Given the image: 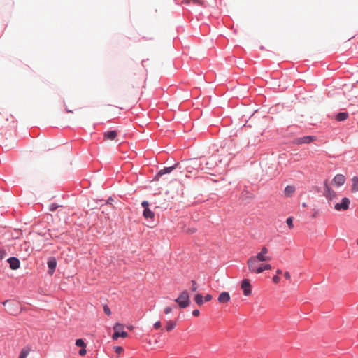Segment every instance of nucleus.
I'll list each match as a JSON object with an SVG mask.
<instances>
[{"mask_svg": "<svg viewBox=\"0 0 358 358\" xmlns=\"http://www.w3.org/2000/svg\"><path fill=\"white\" fill-rule=\"evenodd\" d=\"M294 191L295 187L294 186L287 185L285 189V194L286 196H290Z\"/></svg>", "mask_w": 358, "mask_h": 358, "instance_id": "obj_21", "label": "nucleus"}, {"mask_svg": "<svg viewBox=\"0 0 358 358\" xmlns=\"http://www.w3.org/2000/svg\"><path fill=\"white\" fill-rule=\"evenodd\" d=\"M7 255L6 249L1 248H0V260H2L6 257Z\"/></svg>", "mask_w": 358, "mask_h": 358, "instance_id": "obj_30", "label": "nucleus"}, {"mask_svg": "<svg viewBox=\"0 0 358 358\" xmlns=\"http://www.w3.org/2000/svg\"><path fill=\"white\" fill-rule=\"evenodd\" d=\"M203 161V166L205 167V169L210 170L214 166V164L210 160L205 161V162H204V159Z\"/></svg>", "mask_w": 358, "mask_h": 358, "instance_id": "obj_23", "label": "nucleus"}, {"mask_svg": "<svg viewBox=\"0 0 358 358\" xmlns=\"http://www.w3.org/2000/svg\"><path fill=\"white\" fill-rule=\"evenodd\" d=\"M87 353V350L85 349V348H81L79 351H78V354L80 355V356H84Z\"/></svg>", "mask_w": 358, "mask_h": 358, "instance_id": "obj_36", "label": "nucleus"}, {"mask_svg": "<svg viewBox=\"0 0 358 358\" xmlns=\"http://www.w3.org/2000/svg\"><path fill=\"white\" fill-rule=\"evenodd\" d=\"M284 276L286 279H290L291 276H290V273L288 272V271H286L285 273H284Z\"/></svg>", "mask_w": 358, "mask_h": 358, "instance_id": "obj_44", "label": "nucleus"}, {"mask_svg": "<svg viewBox=\"0 0 358 358\" xmlns=\"http://www.w3.org/2000/svg\"><path fill=\"white\" fill-rule=\"evenodd\" d=\"M191 163H192V166L194 169H200V170H204L205 169V167L203 166V161L201 159H192V162Z\"/></svg>", "mask_w": 358, "mask_h": 358, "instance_id": "obj_14", "label": "nucleus"}, {"mask_svg": "<svg viewBox=\"0 0 358 358\" xmlns=\"http://www.w3.org/2000/svg\"><path fill=\"white\" fill-rule=\"evenodd\" d=\"M324 196L327 199L332 201L336 197V193L329 186L327 181L324 182Z\"/></svg>", "mask_w": 358, "mask_h": 358, "instance_id": "obj_7", "label": "nucleus"}, {"mask_svg": "<svg viewBox=\"0 0 358 358\" xmlns=\"http://www.w3.org/2000/svg\"><path fill=\"white\" fill-rule=\"evenodd\" d=\"M264 265V271L266 270H271L272 266L271 264H263Z\"/></svg>", "mask_w": 358, "mask_h": 358, "instance_id": "obj_42", "label": "nucleus"}, {"mask_svg": "<svg viewBox=\"0 0 358 358\" xmlns=\"http://www.w3.org/2000/svg\"><path fill=\"white\" fill-rule=\"evenodd\" d=\"M350 200L348 197H343L341 202L334 205V209L337 211L347 210L350 208Z\"/></svg>", "mask_w": 358, "mask_h": 358, "instance_id": "obj_6", "label": "nucleus"}, {"mask_svg": "<svg viewBox=\"0 0 358 358\" xmlns=\"http://www.w3.org/2000/svg\"><path fill=\"white\" fill-rule=\"evenodd\" d=\"M276 273H277V274H281V273H282V270H280V269H278V270L276 271Z\"/></svg>", "mask_w": 358, "mask_h": 358, "instance_id": "obj_46", "label": "nucleus"}, {"mask_svg": "<svg viewBox=\"0 0 358 358\" xmlns=\"http://www.w3.org/2000/svg\"><path fill=\"white\" fill-rule=\"evenodd\" d=\"M172 311V307L167 306L164 308V312L165 314H169Z\"/></svg>", "mask_w": 358, "mask_h": 358, "instance_id": "obj_38", "label": "nucleus"}, {"mask_svg": "<svg viewBox=\"0 0 358 358\" xmlns=\"http://www.w3.org/2000/svg\"><path fill=\"white\" fill-rule=\"evenodd\" d=\"M264 271V265L260 264L255 268V271L254 272V273H262Z\"/></svg>", "mask_w": 358, "mask_h": 358, "instance_id": "obj_29", "label": "nucleus"}, {"mask_svg": "<svg viewBox=\"0 0 358 358\" xmlns=\"http://www.w3.org/2000/svg\"><path fill=\"white\" fill-rule=\"evenodd\" d=\"M178 168H181L179 162L175 163L173 166H171L164 167L157 171V173L153 177L152 181H159L162 176L169 174Z\"/></svg>", "mask_w": 358, "mask_h": 358, "instance_id": "obj_2", "label": "nucleus"}, {"mask_svg": "<svg viewBox=\"0 0 358 358\" xmlns=\"http://www.w3.org/2000/svg\"><path fill=\"white\" fill-rule=\"evenodd\" d=\"M182 3L187 5L202 6L203 4V0H182Z\"/></svg>", "mask_w": 358, "mask_h": 358, "instance_id": "obj_19", "label": "nucleus"}, {"mask_svg": "<svg viewBox=\"0 0 358 358\" xmlns=\"http://www.w3.org/2000/svg\"><path fill=\"white\" fill-rule=\"evenodd\" d=\"M7 262L9 264V267L12 270H16L20 266V261L17 257H11L7 259Z\"/></svg>", "mask_w": 358, "mask_h": 358, "instance_id": "obj_11", "label": "nucleus"}, {"mask_svg": "<svg viewBox=\"0 0 358 358\" xmlns=\"http://www.w3.org/2000/svg\"><path fill=\"white\" fill-rule=\"evenodd\" d=\"M242 196H244L248 199H251L253 198V194L248 191H244L242 192Z\"/></svg>", "mask_w": 358, "mask_h": 358, "instance_id": "obj_28", "label": "nucleus"}, {"mask_svg": "<svg viewBox=\"0 0 358 358\" xmlns=\"http://www.w3.org/2000/svg\"><path fill=\"white\" fill-rule=\"evenodd\" d=\"M29 353V349L23 348L21 350L20 354L18 358H27V357L28 356Z\"/></svg>", "mask_w": 358, "mask_h": 358, "instance_id": "obj_25", "label": "nucleus"}, {"mask_svg": "<svg viewBox=\"0 0 358 358\" xmlns=\"http://www.w3.org/2000/svg\"><path fill=\"white\" fill-rule=\"evenodd\" d=\"M176 321L169 320L167 322L166 329L167 331H171L176 327Z\"/></svg>", "mask_w": 358, "mask_h": 358, "instance_id": "obj_22", "label": "nucleus"}, {"mask_svg": "<svg viewBox=\"0 0 358 358\" xmlns=\"http://www.w3.org/2000/svg\"><path fill=\"white\" fill-rule=\"evenodd\" d=\"M241 288L243 289V294L245 296H248L252 293V287L250 282V280L244 278L241 283Z\"/></svg>", "mask_w": 358, "mask_h": 358, "instance_id": "obj_9", "label": "nucleus"}, {"mask_svg": "<svg viewBox=\"0 0 358 358\" xmlns=\"http://www.w3.org/2000/svg\"><path fill=\"white\" fill-rule=\"evenodd\" d=\"M349 117L348 112H339L335 115V120L338 122H343Z\"/></svg>", "mask_w": 358, "mask_h": 358, "instance_id": "obj_15", "label": "nucleus"}, {"mask_svg": "<svg viewBox=\"0 0 358 358\" xmlns=\"http://www.w3.org/2000/svg\"><path fill=\"white\" fill-rule=\"evenodd\" d=\"M162 327V324H161V322L160 321H157L154 325H153V327L155 329H160Z\"/></svg>", "mask_w": 358, "mask_h": 358, "instance_id": "obj_37", "label": "nucleus"}, {"mask_svg": "<svg viewBox=\"0 0 358 358\" xmlns=\"http://www.w3.org/2000/svg\"><path fill=\"white\" fill-rule=\"evenodd\" d=\"M196 231V229L194 227H188L186 229V232L189 234H192Z\"/></svg>", "mask_w": 358, "mask_h": 358, "instance_id": "obj_34", "label": "nucleus"}, {"mask_svg": "<svg viewBox=\"0 0 358 358\" xmlns=\"http://www.w3.org/2000/svg\"><path fill=\"white\" fill-rule=\"evenodd\" d=\"M48 265V273L50 275H52L55 271L57 267V259L55 257H50L47 262Z\"/></svg>", "mask_w": 358, "mask_h": 358, "instance_id": "obj_10", "label": "nucleus"}, {"mask_svg": "<svg viewBox=\"0 0 358 358\" xmlns=\"http://www.w3.org/2000/svg\"><path fill=\"white\" fill-rule=\"evenodd\" d=\"M268 250L266 247L264 246L261 251L257 254L255 256H252L253 258H255L259 262H266L271 259V257L266 256V255L268 253Z\"/></svg>", "mask_w": 358, "mask_h": 358, "instance_id": "obj_8", "label": "nucleus"}, {"mask_svg": "<svg viewBox=\"0 0 358 358\" xmlns=\"http://www.w3.org/2000/svg\"><path fill=\"white\" fill-rule=\"evenodd\" d=\"M175 302L180 308H187L190 303L188 292L187 290H183L178 297L175 299Z\"/></svg>", "mask_w": 358, "mask_h": 358, "instance_id": "obj_1", "label": "nucleus"}, {"mask_svg": "<svg viewBox=\"0 0 358 358\" xmlns=\"http://www.w3.org/2000/svg\"><path fill=\"white\" fill-rule=\"evenodd\" d=\"M113 201H114L113 198V197H111V196H109V197L108 198V199L106 200V203H107V204H110V205H111V204L113 203Z\"/></svg>", "mask_w": 358, "mask_h": 358, "instance_id": "obj_41", "label": "nucleus"}, {"mask_svg": "<svg viewBox=\"0 0 358 358\" xmlns=\"http://www.w3.org/2000/svg\"><path fill=\"white\" fill-rule=\"evenodd\" d=\"M142 215H143V217L149 223L148 227H152L155 226V215L152 210H151L150 208L143 210Z\"/></svg>", "mask_w": 358, "mask_h": 358, "instance_id": "obj_5", "label": "nucleus"}, {"mask_svg": "<svg viewBox=\"0 0 358 358\" xmlns=\"http://www.w3.org/2000/svg\"><path fill=\"white\" fill-rule=\"evenodd\" d=\"M345 182V178L343 174H336L333 178V182L337 187L342 186Z\"/></svg>", "mask_w": 358, "mask_h": 358, "instance_id": "obj_13", "label": "nucleus"}, {"mask_svg": "<svg viewBox=\"0 0 358 358\" xmlns=\"http://www.w3.org/2000/svg\"><path fill=\"white\" fill-rule=\"evenodd\" d=\"M75 344L78 347L85 348L86 344L83 338H78L76 340Z\"/></svg>", "mask_w": 358, "mask_h": 358, "instance_id": "obj_24", "label": "nucleus"}, {"mask_svg": "<svg viewBox=\"0 0 358 358\" xmlns=\"http://www.w3.org/2000/svg\"><path fill=\"white\" fill-rule=\"evenodd\" d=\"M192 285L191 290L192 292H195L198 289V287L196 285V281L195 280H192Z\"/></svg>", "mask_w": 358, "mask_h": 358, "instance_id": "obj_35", "label": "nucleus"}, {"mask_svg": "<svg viewBox=\"0 0 358 358\" xmlns=\"http://www.w3.org/2000/svg\"><path fill=\"white\" fill-rule=\"evenodd\" d=\"M211 299H212V295L210 294H208L205 296L203 301L208 302V301H210Z\"/></svg>", "mask_w": 358, "mask_h": 358, "instance_id": "obj_39", "label": "nucleus"}, {"mask_svg": "<svg viewBox=\"0 0 358 358\" xmlns=\"http://www.w3.org/2000/svg\"><path fill=\"white\" fill-rule=\"evenodd\" d=\"M200 315V311L199 309H195L192 311V315L194 317H198Z\"/></svg>", "mask_w": 358, "mask_h": 358, "instance_id": "obj_40", "label": "nucleus"}, {"mask_svg": "<svg viewBox=\"0 0 358 358\" xmlns=\"http://www.w3.org/2000/svg\"><path fill=\"white\" fill-rule=\"evenodd\" d=\"M103 311H104V313L107 315H111V310L107 305L103 306Z\"/></svg>", "mask_w": 358, "mask_h": 358, "instance_id": "obj_33", "label": "nucleus"}, {"mask_svg": "<svg viewBox=\"0 0 358 358\" xmlns=\"http://www.w3.org/2000/svg\"><path fill=\"white\" fill-rule=\"evenodd\" d=\"M352 192H358V176H355L352 178V186H351Z\"/></svg>", "mask_w": 358, "mask_h": 358, "instance_id": "obj_18", "label": "nucleus"}, {"mask_svg": "<svg viewBox=\"0 0 358 358\" xmlns=\"http://www.w3.org/2000/svg\"><path fill=\"white\" fill-rule=\"evenodd\" d=\"M293 221H294V218L293 217L290 216V217H288L286 220V224H287L288 227L291 229L294 227V224H293Z\"/></svg>", "mask_w": 358, "mask_h": 358, "instance_id": "obj_26", "label": "nucleus"}, {"mask_svg": "<svg viewBox=\"0 0 358 358\" xmlns=\"http://www.w3.org/2000/svg\"><path fill=\"white\" fill-rule=\"evenodd\" d=\"M316 139L315 136H305L303 137L295 138L292 140V144L301 145L303 144H310Z\"/></svg>", "mask_w": 358, "mask_h": 358, "instance_id": "obj_4", "label": "nucleus"}, {"mask_svg": "<svg viewBox=\"0 0 358 358\" xmlns=\"http://www.w3.org/2000/svg\"><path fill=\"white\" fill-rule=\"evenodd\" d=\"M194 301L199 306H201L203 304V296L201 294L198 293L194 296Z\"/></svg>", "mask_w": 358, "mask_h": 358, "instance_id": "obj_20", "label": "nucleus"}, {"mask_svg": "<svg viewBox=\"0 0 358 358\" xmlns=\"http://www.w3.org/2000/svg\"><path fill=\"white\" fill-rule=\"evenodd\" d=\"M113 334L112 338L113 340H117L119 338H126L128 336V333L124 330V325L120 323H115L113 326Z\"/></svg>", "mask_w": 358, "mask_h": 358, "instance_id": "obj_3", "label": "nucleus"}, {"mask_svg": "<svg viewBox=\"0 0 358 358\" xmlns=\"http://www.w3.org/2000/svg\"><path fill=\"white\" fill-rule=\"evenodd\" d=\"M218 301L220 303H227L230 300V294L228 292H222L218 296Z\"/></svg>", "mask_w": 358, "mask_h": 358, "instance_id": "obj_16", "label": "nucleus"}, {"mask_svg": "<svg viewBox=\"0 0 358 358\" xmlns=\"http://www.w3.org/2000/svg\"><path fill=\"white\" fill-rule=\"evenodd\" d=\"M357 243H358V240H357Z\"/></svg>", "mask_w": 358, "mask_h": 358, "instance_id": "obj_47", "label": "nucleus"}, {"mask_svg": "<svg viewBox=\"0 0 358 358\" xmlns=\"http://www.w3.org/2000/svg\"><path fill=\"white\" fill-rule=\"evenodd\" d=\"M259 261L255 259V258H253L252 257H250L248 260V266L249 271L251 273H254L255 271V268L259 266L258 264Z\"/></svg>", "mask_w": 358, "mask_h": 358, "instance_id": "obj_12", "label": "nucleus"}, {"mask_svg": "<svg viewBox=\"0 0 358 358\" xmlns=\"http://www.w3.org/2000/svg\"><path fill=\"white\" fill-rule=\"evenodd\" d=\"M61 206L55 203H50V206H49V210L51 211V212H54L59 207H60Z\"/></svg>", "mask_w": 358, "mask_h": 358, "instance_id": "obj_27", "label": "nucleus"}, {"mask_svg": "<svg viewBox=\"0 0 358 358\" xmlns=\"http://www.w3.org/2000/svg\"><path fill=\"white\" fill-rule=\"evenodd\" d=\"M114 350L117 354H120L124 351V349L122 346L117 345L114 347Z\"/></svg>", "mask_w": 358, "mask_h": 358, "instance_id": "obj_31", "label": "nucleus"}, {"mask_svg": "<svg viewBox=\"0 0 358 358\" xmlns=\"http://www.w3.org/2000/svg\"><path fill=\"white\" fill-rule=\"evenodd\" d=\"M142 208H143V210H145V209H148V208H149V202L146 200H144L141 202V203Z\"/></svg>", "mask_w": 358, "mask_h": 358, "instance_id": "obj_32", "label": "nucleus"}, {"mask_svg": "<svg viewBox=\"0 0 358 358\" xmlns=\"http://www.w3.org/2000/svg\"><path fill=\"white\" fill-rule=\"evenodd\" d=\"M117 132L115 130H110V131H105L103 133L104 138L108 139V140L113 141L117 137Z\"/></svg>", "mask_w": 358, "mask_h": 358, "instance_id": "obj_17", "label": "nucleus"}, {"mask_svg": "<svg viewBox=\"0 0 358 358\" xmlns=\"http://www.w3.org/2000/svg\"><path fill=\"white\" fill-rule=\"evenodd\" d=\"M64 106H65V110H66L67 113H73V111H72V110H69V109L66 108V106L65 105H64Z\"/></svg>", "mask_w": 358, "mask_h": 358, "instance_id": "obj_45", "label": "nucleus"}, {"mask_svg": "<svg viewBox=\"0 0 358 358\" xmlns=\"http://www.w3.org/2000/svg\"><path fill=\"white\" fill-rule=\"evenodd\" d=\"M280 278L278 275H274L273 277V280L275 283H278L280 282Z\"/></svg>", "mask_w": 358, "mask_h": 358, "instance_id": "obj_43", "label": "nucleus"}]
</instances>
